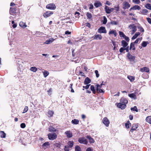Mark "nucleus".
Instances as JSON below:
<instances>
[{
  "label": "nucleus",
  "instance_id": "50",
  "mask_svg": "<svg viewBox=\"0 0 151 151\" xmlns=\"http://www.w3.org/2000/svg\"><path fill=\"white\" fill-rule=\"evenodd\" d=\"M133 3L135 4H138L140 3L139 0H132Z\"/></svg>",
  "mask_w": 151,
  "mask_h": 151
},
{
  "label": "nucleus",
  "instance_id": "60",
  "mask_svg": "<svg viewBox=\"0 0 151 151\" xmlns=\"http://www.w3.org/2000/svg\"><path fill=\"white\" fill-rule=\"evenodd\" d=\"M111 24L114 25H117V22L115 21H112L111 22Z\"/></svg>",
  "mask_w": 151,
  "mask_h": 151
},
{
  "label": "nucleus",
  "instance_id": "8",
  "mask_svg": "<svg viewBox=\"0 0 151 151\" xmlns=\"http://www.w3.org/2000/svg\"><path fill=\"white\" fill-rule=\"evenodd\" d=\"M102 122L103 124H105L106 126L108 127L109 124V120L106 117H104L102 120Z\"/></svg>",
  "mask_w": 151,
  "mask_h": 151
},
{
  "label": "nucleus",
  "instance_id": "4",
  "mask_svg": "<svg viewBox=\"0 0 151 151\" xmlns=\"http://www.w3.org/2000/svg\"><path fill=\"white\" fill-rule=\"evenodd\" d=\"M46 8L50 10H54L56 9V6L53 3H51L47 5Z\"/></svg>",
  "mask_w": 151,
  "mask_h": 151
},
{
  "label": "nucleus",
  "instance_id": "16",
  "mask_svg": "<svg viewBox=\"0 0 151 151\" xmlns=\"http://www.w3.org/2000/svg\"><path fill=\"white\" fill-rule=\"evenodd\" d=\"M55 40V39L53 38H50L49 40H46L44 43L47 44H49L53 42Z\"/></svg>",
  "mask_w": 151,
  "mask_h": 151
},
{
  "label": "nucleus",
  "instance_id": "54",
  "mask_svg": "<svg viewBox=\"0 0 151 151\" xmlns=\"http://www.w3.org/2000/svg\"><path fill=\"white\" fill-rule=\"evenodd\" d=\"M124 50V48L123 47H122L120 48L119 50V51L120 52L122 53L123 52Z\"/></svg>",
  "mask_w": 151,
  "mask_h": 151
},
{
  "label": "nucleus",
  "instance_id": "61",
  "mask_svg": "<svg viewBox=\"0 0 151 151\" xmlns=\"http://www.w3.org/2000/svg\"><path fill=\"white\" fill-rule=\"evenodd\" d=\"M90 85V84H89V85H86V86H83V88H85L86 89H88L89 87V86Z\"/></svg>",
  "mask_w": 151,
  "mask_h": 151
},
{
  "label": "nucleus",
  "instance_id": "29",
  "mask_svg": "<svg viewBox=\"0 0 151 151\" xmlns=\"http://www.w3.org/2000/svg\"><path fill=\"white\" fill-rule=\"evenodd\" d=\"M0 135L1 138H4L6 137V134L3 131H0Z\"/></svg>",
  "mask_w": 151,
  "mask_h": 151
},
{
  "label": "nucleus",
  "instance_id": "28",
  "mask_svg": "<svg viewBox=\"0 0 151 151\" xmlns=\"http://www.w3.org/2000/svg\"><path fill=\"white\" fill-rule=\"evenodd\" d=\"M140 34V33L139 32H136L135 34V35L132 37V40L135 39Z\"/></svg>",
  "mask_w": 151,
  "mask_h": 151
},
{
  "label": "nucleus",
  "instance_id": "32",
  "mask_svg": "<svg viewBox=\"0 0 151 151\" xmlns=\"http://www.w3.org/2000/svg\"><path fill=\"white\" fill-rule=\"evenodd\" d=\"M141 14H147L148 12V11L146 9H143L140 12Z\"/></svg>",
  "mask_w": 151,
  "mask_h": 151
},
{
  "label": "nucleus",
  "instance_id": "47",
  "mask_svg": "<svg viewBox=\"0 0 151 151\" xmlns=\"http://www.w3.org/2000/svg\"><path fill=\"white\" fill-rule=\"evenodd\" d=\"M104 20L103 21V23L104 24H106L107 22V19L105 16L103 17Z\"/></svg>",
  "mask_w": 151,
  "mask_h": 151
},
{
  "label": "nucleus",
  "instance_id": "42",
  "mask_svg": "<svg viewBox=\"0 0 151 151\" xmlns=\"http://www.w3.org/2000/svg\"><path fill=\"white\" fill-rule=\"evenodd\" d=\"M145 7L150 10H151V5L150 4H147L145 5Z\"/></svg>",
  "mask_w": 151,
  "mask_h": 151
},
{
  "label": "nucleus",
  "instance_id": "37",
  "mask_svg": "<svg viewBox=\"0 0 151 151\" xmlns=\"http://www.w3.org/2000/svg\"><path fill=\"white\" fill-rule=\"evenodd\" d=\"M42 72L43 73L44 76L45 78L49 74V72L47 71H43Z\"/></svg>",
  "mask_w": 151,
  "mask_h": 151
},
{
  "label": "nucleus",
  "instance_id": "41",
  "mask_svg": "<svg viewBox=\"0 0 151 151\" xmlns=\"http://www.w3.org/2000/svg\"><path fill=\"white\" fill-rule=\"evenodd\" d=\"M75 151H81V147L78 145L76 146L75 148Z\"/></svg>",
  "mask_w": 151,
  "mask_h": 151
},
{
  "label": "nucleus",
  "instance_id": "26",
  "mask_svg": "<svg viewBox=\"0 0 151 151\" xmlns=\"http://www.w3.org/2000/svg\"><path fill=\"white\" fill-rule=\"evenodd\" d=\"M67 144L68 145V147H69L71 148L73 146L74 142L72 141H70L68 142Z\"/></svg>",
  "mask_w": 151,
  "mask_h": 151
},
{
  "label": "nucleus",
  "instance_id": "49",
  "mask_svg": "<svg viewBox=\"0 0 151 151\" xmlns=\"http://www.w3.org/2000/svg\"><path fill=\"white\" fill-rule=\"evenodd\" d=\"M28 107L27 106H25L24 109V111L23 112V113H24L26 112L28 110Z\"/></svg>",
  "mask_w": 151,
  "mask_h": 151
},
{
  "label": "nucleus",
  "instance_id": "11",
  "mask_svg": "<svg viewBox=\"0 0 151 151\" xmlns=\"http://www.w3.org/2000/svg\"><path fill=\"white\" fill-rule=\"evenodd\" d=\"M123 8L124 9H128L130 7V5L127 1L124 2L123 3Z\"/></svg>",
  "mask_w": 151,
  "mask_h": 151
},
{
  "label": "nucleus",
  "instance_id": "12",
  "mask_svg": "<svg viewBox=\"0 0 151 151\" xmlns=\"http://www.w3.org/2000/svg\"><path fill=\"white\" fill-rule=\"evenodd\" d=\"M140 71L142 72H146L148 73L150 72L149 68L146 67L141 68Z\"/></svg>",
  "mask_w": 151,
  "mask_h": 151
},
{
  "label": "nucleus",
  "instance_id": "25",
  "mask_svg": "<svg viewBox=\"0 0 151 151\" xmlns=\"http://www.w3.org/2000/svg\"><path fill=\"white\" fill-rule=\"evenodd\" d=\"M91 82L90 79L88 77H87L85 79L84 83L85 84H88L90 83Z\"/></svg>",
  "mask_w": 151,
  "mask_h": 151
},
{
  "label": "nucleus",
  "instance_id": "24",
  "mask_svg": "<svg viewBox=\"0 0 151 151\" xmlns=\"http://www.w3.org/2000/svg\"><path fill=\"white\" fill-rule=\"evenodd\" d=\"M138 127V125L137 124H133V126L131 128L130 131L132 132H133L134 130H135Z\"/></svg>",
  "mask_w": 151,
  "mask_h": 151
},
{
  "label": "nucleus",
  "instance_id": "44",
  "mask_svg": "<svg viewBox=\"0 0 151 151\" xmlns=\"http://www.w3.org/2000/svg\"><path fill=\"white\" fill-rule=\"evenodd\" d=\"M142 40V37L136 39L135 41L134 42V43L137 44L139 41H140Z\"/></svg>",
  "mask_w": 151,
  "mask_h": 151
},
{
  "label": "nucleus",
  "instance_id": "3",
  "mask_svg": "<svg viewBox=\"0 0 151 151\" xmlns=\"http://www.w3.org/2000/svg\"><path fill=\"white\" fill-rule=\"evenodd\" d=\"M49 139L53 140L57 137V135L55 133H50L47 135Z\"/></svg>",
  "mask_w": 151,
  "mask_h": 151
},
{
  "label": "nucleus",
  "instance_id": "18",
  "mask_svg": "<svg viewBox=\"0 0 151 151\" xmlns=\"http://www.w3.org/2000/svg\"><path fill=\"white\" fill-rule=\"evenodd\" d=\"M50 144L49 142H46L44 143L42 145V147L43 148L45 149L49 147H50Z\"/></svg>",
  "mask_w": 151,
  "mask_h": 151
},
{
  "label": "nucleus",
  "instance_id": "27",
  "mask_svg": "<svg viewBox=\"0 0 151 151\" xmlns=\"http://www.w3.org/2000/svg\"><path fill=\"white\" fill-rule=\"evenodd\" d=\"M134 43H131L130 44L129 49L131 50L132 49L133 50H135V48Z\"/></svg>",
  "mask_w": 151,
  "mask_h": 151
},
{
  "label": "nucleus",
  "instance_id": "21",
  "mask_svg": "<svg viewBox=\"0 0 151 151\" xmlns=\"http://www.w3.org/2000/svg\"><path fill=\"white\" fill-rule=\"evenodd\" d=\"M141 9L140 7L138 5H135L133 6L129 10L131 11L132 9L139 10Z\"/></svg>",
  "mask_w": 151,
  "mask_h": 151
},
{
  "label": "nucleus",
  "instance_id": "45",
  "mask_svg": "<svg viewBox=\"0 0 151 151\" xmlns=\"http://www.w3.org/2000/svg\"><path fill=\"white\" fill-rule=\"evenodd\" d=\"M119 33L120 37H123L124 38L125 36L122 32L119 31Z\"/></svg>",
  "mask_w": 151,
  "mask_h": 151
},
{
  "label": "nucleus",
  "instance_id": "5",
  "mask_svg": "<svg viewBox=\"0 0 151 151\" xmlns=\"http://www.w3.org/2000/svg\"><path fill=\"white\" fill-rule=\"evenodd\" d=\"M104 9L106 12L107 14H110L111 12H112L114 9L113 8L109 9L108 6H105Z\"/></svg>",
  "mask_w": 151,
  "mask_h": 151
},
{
  "label": "nucleus",
  "instance_id": "9",
  "mask_svg": "<svg viewBox=\"0 0 151 151\" xmlns=\"http://www.w3.org/2000/svg\"><path fill=\"white\" fill-rule=\"evenodd\" d=\"M98 32L100 33H106V30L105 28L103 27H101L98 29Z\"/></svg>",
  "mask_w": 151,
  "mask_h": 151
},
{
  "label": "nucleus",
  "instance_id": "56",
  "mask_svg": "<svg viewBox=\"0 0 151 151\" xmlns=\"http://www.w3.org/2000/svg\"><path fill=\"white\" fill-rule=\"evenodd\" d=\"M147 19L148 22L149 23L151 24V19L150 18L147 17Z\"/></svg>",
  "mask_w": 151,
  "mask_h": 151
},
{
  "label": "nucleus",
  "instance_id": "53",
  "mask_svg": "<svg viewBox=\"0 0 151 151\" xmlns=\"http://www.w3.org/2000/svg\"><path fill=\"white\" fill-rule=\"evenodd\" d=\"M48 94L49 96H50L51 95L52 92V89L50 88L49 91H48Z\"/></svg>",
  "mask_w": 151,
  "mask_h": 151
},
{
  "label": "nucleus",
  "instance_id": "48",
  "mask_svg": "<svg viewBox=\"0 0 151 151\" xmlns=\"http://www.w3.org/2000/svg\"><path fill=\"white\" fill-rule=\"evenodd\" d=\"M131 110L133 111H136V112L138 111L137 109L136 106H134L133 108H131Z\"/></svg>",
  "mask_w": 151,
  "mask_h": 151
},
{
  "label": "nucleus",
  "instance_id": "52",
  "mask_svg": "<svg viewBox=\"0 0 151 151\" xmlns=\"http://www.w3.org/2000/svg\"><path fill=\"white\" fill-rule=\"evenodd\" d=\"M20 127L22 128H24L26 127V125L24 123H21L20 124Z\"/></svg>",
  "mask_w": 151,
  "mask_h": 151
},
{
  "label": "nucleus",
  "instance_id": "34",
  "mask_svg": "<svg viewBox=\"0 0 151 151\" xmlns=\"http://www.w3.org/2000/svg\"><path fill=\"white\" fill-rule=\"evenodd\" d=\"M90 89H91V90L92 91V92L93 94H96V91L94 87L93 86L91 85V86Z\"/></svg>",
  "mask_w": 151,
  "mask_h": 151
},
{
  "label": "nucleus",
  "instance_id": "51",
  "mask_svg": "<svg viewBox=\"0 0 151 151\" xmlns=\"http://www.w3.org/2000/svg\"><path fill=\"white\" fill-rule=\"evenodd\" d=\"M95 73L96 74V76L97 78L99 77V74L98 73V71L97 70H96L95 71Z\"/></svg>",
  "mask_w": 151,
  "mask_h": 151
},
{
  "label": "nucleus",
  "instance_id": "58",
  "mask_svg": "<svg viewBox=\"0 0 151 151\" xmlns=\"http://www.w3.org/2000/svg\"><path fill=\"white\" fill-rule=\"evenodd\" d=\"M130 124H131L130 123L129 124L126 123L125 124V126L126 128H129V127Z\"/></svg>",
  "mask_w": 151,
  "mask_h": 151
},
{
  "label": "nucleus",
  "instance_id": "30",
  "mask_svg": "<svg viewBox=\"0 0 151 151\" xmlns=\"http://www.w3.org/2000/svg\"><path fill=\"white\" fill-rule=\"evenodd\" d=\"M109 35L113 34L114 35L115 37H116L117 35L116 32L115 30H111L109 32Z\"/></svg>",
  "mask_w": 151,
  "mask_h": 151
},
{
  "label": "nucleus",
  "instance_id": "7",
  "mask_svg": "<svg viewBox=\"0 0 151 151\" xmlns=\"http://www.w3.org/2000/svg\"><path fill=\"white\" fill-rule=\"evenodd\" d=\"M127 57L130 62L133 61L135 59V57L132 55L129 52H128L127 54Z\"/></svg>",
  "mask_w": 151,
  "mask_h": 151
},
{
  "label": "nucleus",
  "instance_id": "13",
  "mask_svg": "<svg viewBox=\"0 0 151 151\" xmlns=\"http://www.w3.org/2000/svg\"><path fill=\"white\" fill-rule=\"evenodd\" d=\"M94 6L96 7L97 8L102 6L101 3L99 1H96L94 4Z\"/></svg>",
  "mask_w": 151,
  "mask_h": 151
},
{
  "label": "nucleus",
  "instance_id": "55",
  "mask_svg": "<svg viewBox=\"0 0 151 151\" xmlns=\"http://www.w3.org/2000/svg\"><path fill=\"white\" fill-rule=\"evenodd\" d=\"M124 38L127 42H129V39L128 37H127L125 35Z\"/></svg>",
  "mask_w": 151,
  "mask_h": 151
},
{
  "label": "nucleus",
  "instance_id": "1",
  "mask_svg": "<svg viewBox=\"0 0 151 151\" xmlns=\"http://www.w3.org/2000/svg\"><path fill=\"white\" fill-rule=\"evenodd\" d=\"M128 101L124 98H122L120 100V102L119 103L117 106L122 109H124L126 106V104L128 103Z\"/></svg>",
  "mask_w": 151,
  "mask_h": 151
},
{
  "label": "nucleus",
  "instance_id": "63",
  "mask_svg": "<svg viewBox=\"0 0 151 151\" xmlns=\"http://www.w3.org/2000/svg\"><path fill=\"white\" fill-rule=\"evenodd\" d=\"M106 4H107L109 6H110V5H111V3L109 2V1H107L106 3Z\"/></svg>",
  "mask_w": 151,
  "mask_h": 151
},
{
  "label": "nucleus",
  "instance_id": "2",
  "mask_svg": "<svg viewBox=\"0 0 151 151\" xmlns=\"http://www.w3.org/2000/svg\"><path fill=\"white\" fill-rule=\"evenodd\" d=\"M129 28L130 29V33L132 35L134 34L137 30V27L134 24H130L129 26Z\"/></svg>",
  "mask_w": 151,
  "mask_h": 151
},
{
  "label": "nucleus",
  "instance_id": "22",
  "mask_svg": "<svg viewBox=\"0 0 151 151\" xmlns=\"http://www.w3.org/2000/svg\"><path fill=\"white\" fill-rule=\"evenodd\" d=\"M121 44L122 45L124 48L126 47L128 45V43L126 41L124 40H123L122 41Z\"/></svg>",
  "mask_w": 151,
  "mask_h": 151
},
{
  "label": "nucleus",
  "instance_id": "35",
  "mask_svg": "<svg viewBox=\"0 0 151 151\" xmlns=\"http://www.w3.org/2000/svg\"><path fill=\"white\" fill-rule=\"evenodd\" d=\"M49 131L50 132H55L56 129L52 127H50L49 128Z\"/></svg>",
  "mask_w": 151,
  "mask_h": 151
},
{
  "label": "nucleus",
  "instance_id": "33",
  "mask_svg": "<svg viewBox=\"0 0 151 151\" xmlns=\"http://www.w3.org/2000/svg\"><path fill=\"white\" fill-rule=\"evenodd\" d=\"M127 78L131 82L133 81L135 79L134 77L130 76H128Z\"/></svg>",
  "mask_w": 151,
  "mask_h": 151
},
{
  "label": "nucleus",
  "instance_id": "59",
  "mask_svg": "<svg viewBox=\"0 0 151 151\" xmlns=\"http://www.w3.org/2000/svg\"><path fill=\"white\" fill-rule=\"evenodd\" d=\"M89 9H93V5L91 4L89 5Z\"/></svg>",
  "mask_w": 151,
  "mask_h": 151
},
{
  "label": "nucleus",
  "instance_id": "6",
  "mask_svg": "<svg viewBox=\"0 0 151 151\" xmlns=\"http://www.w3.org/2000/svg\"><path fill=\"white\" fill-rule=\"evenodd\" d=\"M78 141L80 143L84 144H87L88 143V141L84 137L79 138Z\"/></svg>",
  "mask_w": 151,
  "mask_h": 151
},
{
  "label": "nucleus",
  "instance_id": "10",
  "mask_svg": "<svg viewBox=\"0 0 151 151\" xmlns=\"http://www.w3.org/2000/svg\"><path fill=\"white\" fill-rule=\"evenodd\" d=\"M53 14V13L52 12H45L44 13L43 16L45 18H47V17L50 16L52 14Z\"/></svg>",
  "mask_w": 151,
  "mask_h": 151
},
{
  "label": "nucleus",
  "instance_id": "64",
  "mask_svg": "<svg viewBox=\"0 0 151 151\" xmlns=\"http://www.w3.org/2000/svg\"><path fill=\"white\" fill-rule=\"evenodd\" d=\"M86 151H93V150L91 147H88L86 149Z\"/></svg>",
  "mask_w": 151,
  "mask_h": 151
},
{
  "label": "nucleus",
  "instance_id": "31",
  "mask_svg": "<svg viewBox=\"0 0 151 151\" xmlns=\"http://www.w3.org/2000/svg\"><path fill=\"white\" fill-rule=\"evenodd\" d=\"M146 120L147 122L150 124H151V116H149L147 117L146 118Z\"/></svg>",
  "mask_w": 151,
  "mask_h": 151
},
{
  "label": "nucleus",
  "instance_id": "38",
  "mask_svg": "<svg viewBox=\"0 0 151 151\" xmlns=\"http://www.w3.org/2000/svg\"><path fill=\"white\" fill-rule=\"evenodd\" d=\"M149 43L148 42L143 41L141 44L142 46L143 47H146L147 44Z\"/></svg>",
  "mask_w": 151,
  "mask_h": 151
},
{
  "label": "nucleus",
  "instance_id": "36",
  "mask_svg": "<svg viewBox=\"0 0 151 151\" xmlns=\"http://www.w3.org/2000/svg\"><path fill=\"white\" fill-rule=\"evenodd\" d=\"M79 121L78 119H74L72 120V123L74 124H78Z\"/></svg>",
  "mask_w": 151,
  "mask_h": 151
},
{
  "label": "nucleus",
  "instance_id": "20",
  "mask_svg": "<svg viewBox=\"0 0 151 151\" xmlns=\"http://www.w3.org/2000/svg\"><path fill=\"white\" fill-rule=\"evenodd\" d=\"M128 96L131 98L134 99H137V96L134 93H132L128 94Z\"/></svg>",
  "mask_w": 151,
  "mask_h": 151
},
{
  "label": "nucleus",
  "instance_id": "43",
  "mask_svg": "<svg viewBox=\"0 0 151 151\" xmlns=\"http://www.w3.org/2000/svg\"><path fill=\"white\" fill-rule=\"evenodd\" d=\"M102 87V84L100 85L97 84L96 88V90L97 92H98L99 89H101Z\"/></svg>",
  "mask_w": 151,
  "mask_h": 151
},
{
  "label": "nucleus",
  "instance_id": "19",
  "mask_svg": "<svg viewBox=\"0 0 151 151\" xmlns=\"http://www.w3.org/2000/svg\"><path fill=\"white\" fill-rule=\"evenodd\" d=\"M19 26L23 28H25L27 27V25L25 23L23 22H20L19 24Z\"/></svg>",
  "mask_w": 151,
  "mask_h": 151
},
{
  "label": "nucleus",
  "instance_id": "23",
  "mask_svg": "<svg viewBox=\"0 0 151 151\" xmlns=\"http://www.w3.org/2000/svg\"><path fill=\"white\" fill-rule=\"evenodd\" d=\"M102 36L100 35H95L94 37V40H98L99 39L100 40H101L102 39Z\"/></svg>",
  "mask_w": 151,
  "mask_h": 151
},
{
  "label": "nucleus",
  "instance_id": "14",
  "mask_svg": "<svg viewBox=\"0 0 151 151\" xmlns=\"http://www.w3.org/2000/svg\"><path fill=\"white\" fill-rule=\"evenodd\" d=\"M16 8L11 7L10 9L9 13L11 15H14L16 13Z\"/></svg>",
  "mask_w": 151,
  "mask_h": 151
},
{
  "label": "nucleus",
  "instance_id": "17",
  "mask_svg": "<svg viewBox=\"0 0 151 151\" xmlns=\"http://www.w3.org/2000/svg\"><path fill=\"white\" fill-rule=\"evenodd\" d=\"M86 138H88L89 139V141L90 143H93L94 142V139L92 138L89 135H87L86 136Z\"/></svg>",
  "mask_w": 151,
  "mask_h": 151
},
{
  "label": "nucleus",
  "instance_id": "40",
  "mask_svg": "<svg viewBox=\"0 0 151 151\" xmlns=\"http://www.w3.org/2000/svg\"><path fill=\"white\" fill-rule=\"evenodd\" d=\"M86 15L88 19H91L92 17V15L91 14L88 12H87V13Z\"/></svg>",
  "mask_w": 151,
  "mask_h": 151
},
{
  "label": "nucleus",
  "instance_id": "46",
  "mask_svg": "<svg viewBox=\"0 0 151 151\" xmlns=\"http://www.w3.org/2000/svg\"><path fill=\"white\" fill-rule=\"evenodd\" d=\"M54 113L53 111H48V114L51 117L53 116Z\"/></svg>",
  "mask_w": 151,
  "mask_h": 151
},
{
  "label": "nucleus",
  "instance_id": "15",
  "mask_svg": "<svg viewBox=\"0 0 151 151\" xmlns=\"http://www.w3.org/2000/svg\"><path fill=\"white\" fill-rule=\"evenodd\" d=\"M65 134H66L67 137L68 138H70L72 137V133L70 131H66L65 132Z\"/></svg>",
  "mask_w": 151,
  "mask_h": 151
},
{
  "label": "nucleus",
  "instance_id": "39",
  "mask_svg": "<svg viewBox=\"0 0 151 151\" xmlns=\"http://www.w3.org/2000/svg\"><path fill=\"white\" fill-rule=\"evenodd\" d=\"M30 70L32 71L35 72L37 71V68L35 67H32L30 68Z\"/></svg>",
  "mask_w": 151,
  "mask_h": 151
},
{
  "label": "nucleus",
  "instance_id": "57",
  "mask_svg": "<svg viewBox=\"0 0 151 151\" xmlns=\"http://www.w3.org/2000/svg\"><path fill=\"white\" fill-rule=\"evenodd\" d=\"M125 50H126L127 52H129V47L127 46L126 47L124 48Z\"/></svg>",
  "mask_w": 151,
  "mask_h": 151
},
{
  "label": "nucleus",
  "instance_id": "62",
  "mask_svg": "<svg viewBox=\"0 0 151 151\" xmlns=\"http://www.w3.org/2000/svg\"><path fill=\"white\" fill-rule=\"evenodd\" d=\"M64 149L65 150V151H69V149H68V147H67L66 146H65Z\"/></svg>",
  "mask_w": 151,
  "mask_h": 151
}]
</instances>
